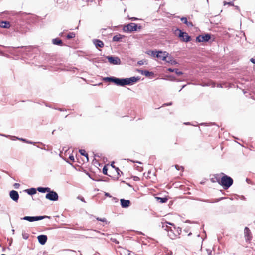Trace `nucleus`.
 <instances>
[{
  "label": "nucleus",
  "instance_id": "obj_56",
  "mask_svg": "<svg viewBox=\"0 0 255 255\" xmlns=\"http://www.w3.org/2000/svg\"><path fill=\"white\" fill-rule=\"evenodd\" d=\"M12 232L13 234H14V232H15V230L14 229H12Z\"/></svg>",
  "mask_w": 255,
  "mask_h": 255
},
{
  "label": "nucleus",
  "instance_id": "obj_60",
  "mask_svg": "<svg viewBox=\"0 0 255 255\" xmlns=\"http://www.w3.org/2000/svg\"><path fill=\"white\" fill-rule=\"evenodd\" d=\"M185 86V85L183 86L182 88H183Z\"/></svg>",
  "mask_w": 255,
  "mask_h": 255
},
{
  "label": "nucleus",
  "instance_id": "obj_4",
  "mask_svg": "<svg viewBox=\"0 0 255 255\" xmlns=\"http://www.w3.org/2000/svg\"><path fill=\"white\" fill-rule=\"evenodd\" d=\"M181 232V229L180 228L178 227L176 229V233H175L171 228L170 227V229L168 230V235L170 239H175L179 237Z\"/></svg>",
  "mask_w": 255,
  "mask_h": 255
},
{
  "label": "nucleus",
  "instance_id": "obj_41",
  "mask_svg": "<svg viewBox=\"0 0 255 255\" xmlns=\"http://www.w3.org/2000/svg\"><path fill=\"white\" fill-rule=\"evenodd\" d=\"M78 199H80L81 201H82V202H85V201L83 197H81V196H78Z\"/></svg>",
  "mask_w": 255,
  "mask_h": 255
},
{
  "label": "nucleus",
  "instance_id": "obj_8",
  "mask_svg": "<svg viewBox=\"0 0 255 255\" xmlns=\"http://www.w3.org/2000/svg\"><path fill=\"white\" fill-rule=\"evenodd\" d=\"M108 61L113 65H119L121 64V61L120 59L118 57H114L112 56H108L106 57Z\"/></svg>",
  "mask_w": 255,
  "mask_h": 255
},
{
  "label": "nucleus",
  "instance_id": "obj_23",
  "mask_svg": "<svg viewBox=\"0 0 255 255\" xmlns=\"http://www.w3.org/2000/svg\"><path fill=\"white\" fill-rule=\"evenodd\" d=\"M52 43L54 45H62V41L59 38H55L52 40Z\"/></svg>",
  "mask_w": 255,
  "mask_h": 255
},
{
  "label": "nucleus",
  "instance_id": "obj_37",
  "mask_svg": "<svg viewBox=\"0 0 255 255\" xmlns=\"http://www.w3.org/2000/svg\"><path fill=\"white\" fill-rule=\"evenodd\" d=\"M14 188L15 189H18L20 187V184L19 183H15L14 185H13Z\"/></svg>",
  "mask_w": 255,
  "mask_h": 255
},
{
  "label": "nucleus",
  "instance_id": "obj_21",
  "mask_svg": "<svg viewBox=\"0 0 255 255\" xmlns=\"http://www.w3.org/2000/svg\"><path fill=\"white\" fill-rule=\"evenodd\" d=\"M181 21H182L183 23L185 24H186V25H187L188 26H191V27L193 26V24H192V23L191 22H189V21H188L187 18H186V17H182V18H181Z\"/></svg>",
  "mask_w": 255,
  "mask_h": 255
},
{
  "label": "nucleus",
  "instance_id": "obj_18",
  "mask_svg": "<svg viewBox=\"0 0 255 255\" xmlns=\"http://www.w3.org/2000/svg\"><path fill=\"white\" fill-rule=\"evenodd\" d=\"M165 61L167 63H171L172 65L178 64V63L176 60H174L173 57L171 56H168Z\"/></svg>",
  "mask_w": 255,
  "mask_h": 255
},
{
  "label": "nucleus",
  "instance_id": "obj_50",
  "mask_svg": "<svg viewBox=\"0 0 255 255\" xmlns=\"http://www.w3.org/2000/svg\"><path fill=\"white\" fill-rule=\"evenodd\" d=\"M235 9H237V10H239V6H235Z\"/></svg>",
  "mask_w": 255,
  "mask_h": 255
},
{
  "label": "nucleus",
  "instance_id": "obj_10",
  "mask_svg": "<svg viewBox=\"0 0 255 255\" xmlns=\"http://www.w3.org/2000/svg\"><path fill=\"white\" fill-rule=\"evenodd\" d=\"M168 53L166 51L162 52L161 51H159L158 53L156 54V57L162 59L163 61H166L168 56Z\"/></svg>",
  "mask_w": 255,
  "mask_h": 255
},
{
  "label": "nucleus",
  "instance_id": "obj_3",
  "mask_svg": "<svg viewBox=\"0 0 255 255\" xmlns=\"http://www.w3.org/2000/svg\"><path fill=\"white\" fill-rule=\"evenodd\" d=\"M45 218H50V216H25L21 218L22 220H27L29 222H34L36 221L41 220Z\"/></svg>",
  "mask_w": 255,
  "mask_h": 255
},
{
  "label": "nucleus",
  "instance_id": "obj_39",
  "mask_svg": "<svg viewBox=\"0 0 255 255\" xmlns=\"http://www.w3.org/2000/svg\"><path fill=\"white\" fill-rule=\"evenodd\" d=\"M69 159L72 162L74 161V157L73 155H70L69 157Z\"/></svg>",
  "mask_w": 255,
  "mask_h": 255
},
{
  "label": "nucleus",
  "instance_id": "obj_30",
  "mask_svg": "<svg viewBox=\"0 0 255 255\" xmlns=\"http://www.w3.org/2000/svg\"><path fill=\"white\" fill-rule=\"evenodd\" d=\"M22 235L23 238L25 240L28 239L29 238V235L28 233H26L25 232H23L22 234Z\"/></svg>",
  "mask_w": 255,
  "mask_h": 255
},
{
  "label": "nucleus",
  "instance_id": "obj_12",
  "mask_svg": "<svg viewBox=\"0 0 255 255\" xmlns=\"http://www.w3.org/2000/svg\"><path fill=\"white\" fill-rule=\"evenodd\" d=\"M244 236L246 241H250L252 237L251 231L247 227L244 229Z\"/></svg>",
  "mask_w": 255,
  "mask_h": 255
},
{
  "label": "nucleus",
  "instance_id": "obj_29",
  "mask_svg": "<svg viewBox=\"0 0 255 255\" xmlns=\"http://www.w3.org/2000/svg\"><path fill=\"white\" fill-rule=\"evenodd\" d=\"M157 199L160 201V202L162 203H166L167 201V199L166 198L158 197Z\"/></svg>",
  "mask_w": 255,
  "mask_h": 255
},
{
  "label": "nucleus",
  "instance_id": "obj_28",
  "mask_svg": "<svg viewBox=\"0 0 255 255\" xmlns=\"http://www.w3.org/2000/svg\"><path fill=\"white\" fill-rule=\"evenodd\" d=\"M75 34L74 32H70L69 34L67 35L66 37L68 39H70L75 37Z\"/></svg>",
  "mask_w": 255,
  "mask_h": 255
},
{
  "label": "nucleus",
  "instance_id": "obj_7",
  "mask_svg": "<svg viewBox=\"0 0 255 255\" xmlns=\"http://www.w3.org/2000/svg\"><path fill=\"white\" fill-rule=\"evenodd\" d=\"M211 38V35L205 34V35H200L196 38V41L198 42H208Z\"/></svg>",
  "mask_w": 255,
  "mask_h": 255
},
{
  "label": "nucleus",
  "instance_id": "obj_51",
  "mask_svg": "<svg viewBox=\"0 0 255 255\" xmlns=\"http://www.w3.org/2000/svg\"><path fill=\"white\" fill-rule=\"evenodd\" d=\"M175 167H176V168L177 170H180V168H179V167H178V165H175Z\"/></svg>",
  "mask_w": 255,
  "mask_h": 255
},
{
  "label": "nucleus",
  "instance_id": "obj_46",
  "mask_svg": "<svg viewBox=\"0 0 255 255\" xmlns=\"http://www.w3.org/2000/svg\"><path fill=\"white\" fill-rule=\"evenodd\" d=\"M17 139H19V140H21V141H24V142H26V139H23V138H17Z\"/></svg>",
  "mask_w": 255,
  "mask_h": 255
},
{
  "label": "nucleus",
  "instance_id": "obj_63",
  "mask_svg": "<svg viewBox=\"0 0 255 255\" xmlns=\"http://www.w3.org/2000/svg\"><path fill=\"white\" fill-rule=\"evenodd\" d=\"M5 255V254H2V255Z\"/></svg>",
  "mask_w": 255,
  "mask_h": 255
},
{
  "label": "nucleus",
  "instance_id": "obj_52",
  "mask_svg": "<svg viewBox=\"0 0 255 255\" xmlns=\"http://www.w3.org/2000/svg\"><path fill=\"white\" fill-rule=\"evenodd\" d=\"M131 19H132V20H137V18H135V17H132V18H131Z\"/></svg>",
  "mask_w": 255,
  "mask_h": 255
},
{
  "label": "nucleus",
  "instance_id": "obj_47",
  "mask_svg": "<svg viewBox=\"0 0 255 255\" xmlns=\"http://www.w3.org/2000/svg\"><path fill=\"white\" fill-rule=\"evenodd\" d=\"M207 251H208V255H211V253H212L211 251L208 250Z\"/></svg>",
  "mask_w": 255,
  "mask_h": 255
},
{
  "label": "nucleus",
  "instance_id": "obj_27",
  "mask_svg": "<svg viewBox=\"0 0 255 255\" xmlns=\"http://www.w3.org/2000/svg\"><path fill=\"white\" fill-rule=\"evenodd\" d=\"M158 51H149L147 52L148 54L151 55V56L156 57V54L158 53Z\"/></svg>",
  "mask_w": 255,
  "mask_h": 255
},
{
  "label": "nucleus",
  "instance_id": "obj_31",
  "mask_svg": "<svg viewBox=\"0 0 255 255\" xmlns=\"http://www.w3.org/2000/svg\"><path fill=\"white\" fill-rule=\"evenodd\" d=\"M177 75H183V72L182 71H179L178 69H175L174 71Z\"/></svg>",
  "mask_w": 255,
  "mask_h": 255
},
{
  "label": "nucleus",
  "instance_id": "obj_26",
  "mask_svg": "<svg viewBox=\"0 0 255 255\" xmlns=\"http://www.w3.org/2000/svg\"><path fill=\"white\" fill-rule=\"evenodd\" d=\"M122 38V37L121 35H116L113 37V41L116 42L120 41Z\"/></svg>",
  "mask_w": 255,
  "mask_h": 255
},
{
  "label": "nucleus",
  "instance_id": "obj_61",
  "mask_svg": "<svg viewBox=\"0 0 255 255\" xmlns=\"http://www.w3.org/2000/svg\"><path fill=\"white\" fill-rule=\"evenodd\" d=\"M139 29H141V26H139Z\"/></svg>",
  "mask_w": 255,
  "mask_h": 255
},
{
  "label": "nucleus",
  "instance_id": "obj_53",
  "mask_svg": "<svg viewBox=\"0 0 255 255\" xmlns=\"http://www.w3.org/2000/svg\"><path fill=\"white\" fill-rule=\"evenodd\" d=\"M105 195H106V196H107L110 197V195L109 193H106L105 194Z\"/></svg>",
  "mask_w": 255,
  "mask_h": 255
},
{
  "label": "nucleus",
  "instance_id": "obj_36",
  "mask_svg": "<svg viewBox=\"0 0 255 255\" xmlns=\"http://www.w3.org/2000/svg\"><path fill=\"white\" fill-rule=\"evenodd\" d=\"M228 4L230 6H234V3L232 1L227 2L226 1L224 2V5Z\"/></svg>",
  "mask_w": 255,
  "mask_h": 255
},
{
  "label": "nucleus",
  "instance_id": "obj_5",
  "mask_svg": "<svg viewBox=\"0 0 255 255\" xmlns=\"http://www.w3.org/2000/svg\"><path fill=\"white\" fill-rule=\"evenodd\" d=\"M123 30L125 32H132L137 30V24L134 23H131L124 26Z\"/></svg>",
  "mask_w": 255,
  "mask_h": 255
},
{
  "label": "nucleus",
  "instance_id": "obj_33",
  "mask_svg": "<svg viewBox=\"0 0 255 255\" xmlns=\"http://www.w3.org/2000/svg\"><path fill=\"white\" fill-rule=\"evenodd\" d=\"M96 219L98 221H102L103 222H106V219L105 218H100L97 217V218H96Z\"/></svg>",
  "mask_w": 255,
  "mask_h": 255
},
{
  "label": "nucleus",
  "instance_id": "obj_13",
  "mask_svg": "<svg viewBox=\"0 0 255 255\" xmlns=\"http://www.w3.org/2000/svg\"><path fill=\"white\" fill-rule=\"evenodd\" d=\"M38 241L41 245H44L47 240V237L45 235H40L37 237Z\"/></svg>",
  "mask_w": 255,
  "mask_h": 255
},
{
  "label": "nucleus",
  "instance_id": "obj_55",
  "mask_svg": "<svg viewBox=\"0 0 255 255\" xmlns=\"http://www.w3.org/2000/svg\"><path fill=\"white\" fill-rule=\"evenodd\" d=\"M205 201L209 202V201H208V200H206ZM214 201L210 202V203H214Z\"/></svg>",
  "mask_w": 255,
  "mask_h": 255
},
{
  "label": "nucleus",
  "instance_id": "obj_16",
  "mask_svg": "<svg viewBox=\"0 0 255 255\" xmlns=\"http://www.w3.org/2000/svg\"><path fill=\"white\" fill-rule=\"evenodd\" d=\"M103 80L105 82H112L117 84V78L115 77H104Z\"/></svg>",
  "mask_w": 255,
  "mask_h": 255
},
{
  "label": "nucleus",
  "instance_id": "obj_15",
  "mask_svg": "<svg viewBox=\"0 0 255 255\" xmlns=\"http://www.w3.org/2000/svg\"><path fill=\"white\" fill-rule=\"evenodd\" d=\"M93 43L95 45L96 48L100 47L102 48L104 46V43L102 41L99 39H93Z\"/></svg>",
  "mask_w": 255,
  "mask_h": 255
},
{
  "label": "nucleus",
  "instance_id": "obj_17",
  "mask_svg": "<svg viewBox=\"0 0 255 255\" xmlns=\"http://www.w3.org/2000/svg\"><path fill=\"white\" fill-rule=\"evenodd\" d=\"M141 74L145 75L146 77H149L154 75L152 72H149L147 70H137Z\"/></svg>",
  "mask_w": 255,
  "mask_h": 255
},
{
  "label": "nucleus",
  "instance_id": "obj_25",
  "mask_svg": "<svg viewBox=\"0 0 255 255\" xmlns=\"http://www.w3.org/2000/svg\"><path fill=\"white\" fill-rule=\"evenodd\" d=\"M79 153L81 154V155H83V156H84L85 157H86L87 161H89V159H88V154L86 152V151H85V150H83V149H80V150H79Z\"/></svg>",
  "mask_w": 255,
  "mask_h": 255
},
{
  "label": "nucleus",
  "instance_id": "obj_34",
  "mask_svg": "<svg viewBox=\"0 0 255 255\" xmlns=\"http://www.w3.org/2000/svg\"><path fill=\"white\" fill-rule=\"evenodd\" d=\"M96 219L98 221H102L103 222H106V219L105 218H100L97 217V218H96Z\"/></svg>",
  "mask_w": 255,
  "mask_h": 255
},
{
  "label": "nucleus",
  "instance_id": "obj_49",
  "mask_svg": "<svg viewBox=\"0 0 255 255\" xmlns=\"http://www.w3.org/2000/svg\"><path fill=\"white\" fill-rule=\"evenodd\" d=\"M26 143H29V144H33L32 142L29 141H26Z\"/></svg>",
  "mask_w": 255,
  "mask_h": 255
},
{
  "label": "nucleus",
  "instance_id": "obj_6",
  "mask_svg": "<svg viewBox=\"0 0 255 255\" xmlns=\"http://www.w3.org/2000/svg\"><path fill=\"white\" fill-rule=\"evenodd\" d=\"M46 198L53 201H56L58 200V194L54 191H51L50 189V191L46 195Z\"/></svg>",
  "mask_w": 255,
  "mask_h": 255
},
{
  "label": "nucleus",
  "instance_id": "obj_11",
  "mask_svg": "<svg viewBox=\"0 0 255 255\" xmlns=\"http://www.w3.org/2000/svg\"><path fill=\"white\" fill-rule=\"evenodd\" d=\"M9 196L12 200L17 202L19 197V194L17 191L15 190L11 191L9 193Z\"/></svg>",
  "mask_w": 255,
  "mask_h": 255
},
{
  "label": "nucleus",
  "instance_id": "obj_57",
  "mask_svg": "<svg viewBox=\"0 0 255 255\" xmlns=\"http://www.w3.org/2000/svg\"><path fill=\"white\" fill-rule=\"evenodd\" d=\"M185 124L188 125V124H189V123H185Z\"/></svg>",
  "mask_w": 255,
  "mask_h": 255
},
{
  "label": "nucleus",
  "instance_id": "obj_35",
  "mask_svg": "<svg viewBox=\"0 0 255 255\" xmlns=\"http://www.w3.org/2000/svg\"><path fill=\"white\" fill-rule=\"evenodd\" d=\"M96 219L98 221H102L103 222H106V219L105 218H100L97 217V218H96Z\"/></svg>",
  "mask_w": 255,
  "mask_h": 255
},
{
  "label": "nucleus",
  "instance_id": "obj_20",
  "mask_svg": "<svg viewBox=\"0 0 255 255\" xmlns=\"http://www.w3.org/2000/svg\"><path fill=\"white\" fill-rule=\"evenodd\" d=\"M24 191L26 192L28 194L32 195L36 193V189L34 188H31L30 189L25 190Z\"/></svg>",
  "mask_w": 255,
  "mask_h": 255
},
{
  "label": "nucleus",
  "instance_id": "obj_38",
  "mask_svg": "<svg viewBox=\"0 0 255 255\" xmlns=\"http://www.w3.org/2000/svg\"><path fill=\"white\" fill-rule=\"evenodd\" d=\"M137 64L139 65H142L144 64V61L143 60H140L138 61Z\"/></svg>",
  "mask_w": 255,
  "mask_h": 255
},
{
  "label": "nucleus",
  "instance_id": "obj_43",
  "mask_svg": "<svg viewBox=\"0 0 255 255\" xmlns=\"http://www.w3.org/2000/svg\"><path fill=\"white\" fill-rule=\"evenodd\" d=\"M250 60L252 63L255 64V59L251 58Z\"/></svg>",
  "mask_w": 255,
  "mask_h": 255
},
{
  "label": "nucleus",
  "instance_id": "obj_44",
  "mask_svg": "<svg viewBox=\"0 0 255 255\" xmlns=\"http://www.w3.org/2000/svg\"><path fill=\"white\" fill-rule=\"evenodd\" d=\"M114 162H113V163H112V164H111V166H112V168H114V169H115V168H116V166H115V165H114Z\"/></svg>",
  "mask_w": 255,
  "mask_h": 255
},
{
  "label": "nucleus",
  "instance_id": "obj_54",
  "mask_svg": "<svg viewBox=\"0 0 255 255\" xmlns=\"http://www.w3.org/2000/svg\"><path fill=\"white\" fill-rule=\"evenodd\" d=\"M222 199H223V198H221L218 199L216 202H218V201L221 200Z\"/></svg>",
  "mask_w": 255,
  "mask_h": 255
},
{
  "label": "nucleus",
  "instance_id": "obj_42",
  "mask_svg": "<svg viewBox=\"0 0 255 255\" xmlns=\"http://www.w3.org/2000/svg\"><path fill=\"white\" fill-rule=\"evenodd\" d=\"M174 69H172V68H169L167 69V70H168V71H170V72H174Z\"/></svg>",
  "mask_w": 255,
  "mask_h": 255
},
{
  "label": "nucleus",
  "instance_id": "obj_32",
  "mask_svg": "<svg viewBox=\"0 0 255 255\" xmlns=\"http://www.w3.org/2000/svg\"><path fill=\"white\" fill-rule=\"evenodd\" d=\"M107 171H108V169H107V167L106 166H104L103 168V173L104 175H108L107 174Z\"/></svg>",
  "mask_w": 255,
  "mask_h": 255
},
{
  "label": "nucleus",
  "instance_id": "obj_1",
  "mask_svg": "<svg viewBox=\"0 0 255 255\" xmlns=\"http://www.w3.org/2000/svg\"><path fill=\"white\" fill-rule=\"evenodd\" d=\"M222 174L223 176L220 179L216 178V181L220 185L223 186L224 189H228L233 184V180L231 177L228 176L224 173Z\"/></svg>",
  "mask_w": 255,
  "mask_h": 255
},
{
  "label": "nucleus",
  "instance_id": "obj_19",
  "mask_svg": "<svg viewBox=\"0 0 255 255\" xmlns=\"http://www.w3.org/2000/svg\"><path fill=\"white\" fill-rule=\"evenodd\" d=\"M10 26L8 21H1L0 22V27L3 28H9Z\"/></svg>",
  "mask_w": 255,
  "mask_h": 255
},
{
  "label": "nucleus",
  "instance_id": "obj_48",
  "mask_svg": "<svg viewBox=\"0 0 255 255\" xmlns=\"http://www.w3.org/2000/svg\"><path fill=\"white\" fill-rule=\"evenodd\" d=\"M171 105H172V103L171 102H170L169 103L165 104V105H166V106Z\"/></svg>",
  "mask_w": 255,
  "mask_h": 255
},
{
  "label": "nucleus",
  "instance_id": "obj_59",
  "mask_svg": "<svg viewBox=\"0 0 255 255\" xmlns=\"http://www.w3.org/2000/svg\"><path fill=\"white\" fill-rule=\"evenodd\" d=\"M0 135L3 136H6V135H2V134H0Z\"/></svg>",
  "mask_w": 255,
  "mask_h": 255
},
{
  "label": "nucleus",
  "instance_id": "obj_22",
  "mask_svg": "<svg viewBox=\"0 0 255 255\" xmlns=\"http://www.w3.org/2000/svg\"><path fill=\"white\" fill-rule=\"evenodd\" d=\"M50 188L49 187H39L38 188H37V191H38L39 192H41V193H45L46 192H48V191H50Z\"/></svg>",
  "mask_w": 255,
  "mask_h": 255
},
{
  "label": "nucleus",
  "instance_id": "obj_9",
  "mask_svg": "<svg viewBox=\"0 0 255 255\" xmlns=\"http://www.w3.org/2000/svg\"><path fill=\"white\" fill-rule=\"evenodd\" d=\"M179 32V37L182 38V40L184 42H187L191 40V37L189 36L186 32L182 31L181 30L177 29Z\"/></svg>",
  "mask_w": 255,
  "mask_h": 255
},
{
  "label": "nucleus",
  "instance_id": "obj_45",
  "mask_svg": "<svg viewBox=\"0 0 255 255\" xmlns=\"http://www.w3.org/2000/svg\"><path fill=\"white\" fill-rule=\"evenodd\" d=\"M112 241L113 242H114L115 243H116V244H119V242L117 241L116 239H112Z\"/></svg>",
  "mask_w": 255,
  "mask_h": 255
},
{
  "label": "nucleus",
  "instance_id": "obj_2",
  "mask_svg": "<svg viewBox=\"0 0 255 255\" xmlns=\"http://www.w3.org/2000/svg\"><path fill=\"white\" fill-rule=\"evenodd\" d=\"M140 80L139 77H132L128 78H117V85L124 86L133 84Z\"/></svg>",
  "mask_w": 255,
  "mask_h": 255
},
{
  "label": "nucleus",
  "instance_id": "obj_24",
  "mask_svg": "<svg viewBox=\"0 0 255 255\" xmlns=\"http://www.w3.org/2000/svg\"><path fill=\"white\" fill-rule=\"evenodd\" d=\"M162 228L163 229L167 230V231H168V230H169L170 229V227H169L167 225L169 224V225H172V223L168 222H166L165 223H162Z\"/></svg>",
  "mask_w": 255,
  "mask_h": 255
},
{
  "label": "nucleus",
  "instance_id": "obj_14",
  "mask_svg": "<svg viewBox=\"0 0 255 255\" xmlns=\"http://www.w3.org/2000/svg\"><path fill=\"white\" fill-rule=\"evenodd\" d=\"M121 205L123 208H128L129 206L130 202L129 200L121 199L120 200Z\"/></svg>",
  "mask_w": 255,
  "mask_h": 255
},
{
  "label": "nucleus",
  "instance_id": "obj_62",
  "mask_svg": "<svg viewBox=\"0 0 255 255\" xmlns=\"http://www.w3.org/2000/svg\"><path fill=\"white\" fill-rule=\"evenodd\" d=\"M180 168H181L182 169H183V167H181Z\"/></svg>",
  "mask_w": 255,
  "mask_h": 255
},
{
  "label": "nucleus",
  "instance_id": "obj_40",
  "mask_svg": "<svg viewBox=\"0 0 255 255\" xmlns=\"http://www.w3.org/2000/svg\"><path fill=\"white\" fill-rule=\"evenodd\" d=\"M115 170H116V171L117 172V174H118V175H120V172H121V171H120V170L119 169V168L116 167V168H115Z\"/></svg>",
  "mask_w": 255,
  "mask_h": 255
},
{
  "label": "nucleus",
  "instance_id": "obj_58",
  "mask_svg": "<svg viewBox=\"0 0 255 255\" xmlns=\"http://www.w3.org/2000/svg\"><path fill=\"white\" fill-rule=\"evenodd\" d=\"M128 252H129L128 253V255H130V253L129 251H128Z\"/></svg>",
  "mask_w": 255,
  "mask_h": 255
}]
</instances>
